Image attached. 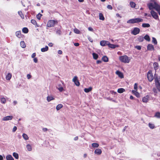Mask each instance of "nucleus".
<instances>
[{
	"label": "nucleus",
	"mask_w": 160,
	"mask_h": 160,
	"mask_svg": "<svg viewBox=\"0 0 160 160\" xmlns=\"http://www.w3.org/2000/svg\"><path fill=\"white\" fill-rule=\"evenodd\" d=\"M148 6L149 9L151 11L153 9H155L158 12L160 16V6L156 2H155L154 3H150L148 4Z\"/></svg>",
	"instance_id": "nucleus-1"
},
{
	"label": "nucleus",
	"mask_w": 160,
	"mask_h": 160,
	"mask_svg": "<svg viewBox=\"0 0 160 160\" xmlns=\"http://www.w3.org/2000/svg\"><path fill=\"white\" fill-rule=\"evenodd\" d=\"M119 59L121 62L124 63H129L130 60V59L127 55L120 56Z\"/></svg>",
	"instance_id": "nucleus-2"
},
{
	"label": "nucleus",
	"mask_w": 160,
	"mask_h": 160,
	"mask_svg": "<svg viewBox=\"0 0 160 160\" xmlns=\"http://www.w3.org/2000/svg\"><path fill=\"white\" fill-rule=\"evenodd\" d=\"M143 21V20L142 18H136L129 19L127 21L128 23L133 24L136 23H138Z\"/></svg>",
	"instance_id": "nucleus-3"
},
{
	"label": "nucleus",
	"mask_w": 160,
	"mask_h": 160,
	"mask_svg": "<svg viewBox=\"0 0 160 160\" xmlns=\"http://www.w3.org/2000/svg\"><path fill=\"white\" fill-rule=\"evenodd\" d=\"M58 22L56 20H49L47 24V26L48 27H54L55 23H57Z\"/></svg>",
	"instance_id": "nucleus-4"
},
{
	"label": "nucleus",
	"mask_w": 160,
	"mask_h": 160,
	"mask_svg": "<svg viewBox=\"0 0 160 160\" xmlns=\"http://www.w3.org/2000/svg\"><path fill=\"white\" fill-rule=\"evenodd\" d=\"M147 77L148 80L150 82H151L153 79V77L152 71H149L147 73Z\"/></svg>",
	"instance_id": "nucleus-5"
},
{
	"label": "nucleus",
	"mask_w": 160,
	"mask_h": 160,
	"mask_svg": "<svg viewBox=\"0 0 160 160\" xmlns=\"http://www.w3.org/2000/svg\"><path fill=\"white\" fill-rule=\"evenodd\" d=\"M140 32V29L138 28H135L131 32V33L134 35H136L139 33Z\"/></svg>",
	"instance_id": "nucleus-6"
},
{
	"label": "nucleus",
	"mask_w": 160,
	"mask_h": 160,
	"mask_svg": "<svg viewBox=\"0 0 160 160\" xmlns=\"http://www.w3.org/2000/svg\"><path fill=\"white\" fill-rule=\"evenodd\" d=\"M72 81L74 82L75 85L77 86L80 85V82L78 80V77L76 76L74 77L72 79Z\"/></svg>",
	"instance_id": "nucleus-7"
},
{
	"label": "nucleus",
	"mask_w": 160,
	"mask_h": 160,
	"mask_svg": "<svg viewBox=\"0 0 160 160\" xmlns=\"http://www.w3.org/2000/svg\"><path fill=\"white\" fill-rule=\"evenodd\" d=\"M150 12L153 18L155 19H158V16L156 12L153 10H151Z\"/></svg>",
	"instance_id": "nucleus-8"
},
{
	"label": "nucleus",
	"mask_w": 160,
	"mask_h": 160,
	"mask_svg": "<svg viewBox=\"0 0 160 160\" xmlns=\"http://www.w3.org/2000/svg\"><path fill=\"white\" fill-rule=\"evenodd\" d=\"M109 42L108 41L102 40L100 41V44L102 46H104L106 45H108Z\"/></svg>",
	"instance_id": "nucleus-9"
},
{
	"label": "nucleus",
	"mask_w": 160,
	"mask_h": 160,
	"mask_svg": "<svg viewBox=\"0 0 160 160\" xmlns=\"http://www.w3.org/2000/svg\"><path fill=\"white\" fill-rule=\"evenodd\" d=\"M147 48V50L149 51H153L154 50L153 46L151 44H149L148 45Z\"/></svg>",
	"instance_id": "nucleus-10"
},
{
	"label": "nucleus",
	"mask_w": 160,
	"mask_h": 160,
	"mask_svg": "<svg viewBox=\"0 0 160 160\" xmlns=\"http://www.w3.org/2000/svg\"><path fill=\"white\" fill-rule=\"evenodd\" d=\"M13 117L12 116H8L4 117L2 118L3 121H8L11 120L12 119Z\"/></svg>",
	"instance_id": "nucleus-11"
},
{
	"label": "nucleus",
	"mask_w": 160,
	"mask_h": 160,
	"mask_svg": "<svg viewBox=\"0 0 160 160\" xmlns=\"http://www.w3.org/2000/svg\"><path fill=\"white\" fill-rule=\"evenodd\" d=\"M116 74L118 75L119 77H120L121 78H124L123 73L122 72L119 71H117L116 72Z\"/></svg>",
	"instance_id": "nucleus-12"
},
{
	"label": "nucleus",
	"mask_w": 160,
	"mask_h": 160,
	"mask_svg": "<svg viewBox=\"0 0 160 160\" xmlns=\"http://www.w3.org/2000/svg\"><path fill=\"white\" fill-rule=\"evenodd\" d=\"M149 98V96L148 95H147L146 96L143 98L142 99V101L143 102L147 103L148 102Z\"/></svg>",
	"instance_id": "nucleus-13"
},
{
	"label": "nucleus",
	"mask_w": 160,
	"mask_h": 160,
	"mask_svg": "<svg viewBox=\"0 0 160 160\" xmlns=\"http://www.w3.org/2000/svg\"><path fill=\"white\" fill-rule=\"evenodd\" d=\"M109 43L108 44V47L112 48H115L118 47V45H114L113 44H111L110 42H109Z\"/></svg>",
	"instance_id": "nucleus-14"
},
{
	"label": "nucleus",
	"mask_w": 160,
	"mask_h": 160,
	"mask_svg": "<svg viewBox=\"0 0 160 160\" xmlns=\"http://www.w3.org/2000/svg\"><path fill=\"white\" fill-rule=\"evenodd\" d=\"M102 151L100 149H97L94 151V153L98 155H100L102 153Z\"/></svg>",
	"instance_id": "nucleus-15"
},
{
	"label": "nucleus",
	"mask_w": 160,
	"mask_h": 160,
	"mask_svg": "<svg viewBox=\"0 0 160 160\" xmlns=\"http://www.w3.org/2000/svg\"><path fill=\"white\" fill-rule=\"evenodd\" d=\"M16 35L18 38H20L22 37L21 31H17L16 32Z\"/></svg>",
	"instance_id": "nucleus-16"
},
{
	"label": "nucleus",
	"mask_w": 160,
	"mask_h": 160,
	"mask_svg": "<svg viewBox=\"0 0 160 160\" xmlns=\"http://www.w3.org/2000/svg\"><path fill=\"white\" fill-rule=\"evenodd\" d=\"M137 91L133 90L132 92L137 98H139L140 97V94Z\"/></svg>",
	"instance_id": "nucleus-17"
},
{
	"label": "nucleus",
	"mask_w": 160,
	"mask_h": 160,
	"mask_svg": "<svg viewBox=\"0 0 160 160\" xmlns=\"http://www.w3.org/2000/svg\"><path fill=\"white\" fill-rule=\"evenodd\" d=\"M92 89V87H90L88 88H85L84 91L86 93H88L91 91Z\"/></svg>",
	"instance_id": "nucleus-18"
},
{
	"label": "nucleus",
	"mask_w": 160,
	"mask_h": 160,
	"mask_svg": "<svg viewBox=\"0 0 160 160\" xmlns=\"http://www.w3.org/2000/svg\"><path fill=\"white\" fill-rule=\"evenodd\" d=\"M153 67L155 70H157L158 68V64L157 62H154L153 63Z\"/></svg>",
	"instance_id": "nucleus-19"
},
{
	"label": "nucleus",
	"mask_w": 160,
	"mask_h": 160,
	"mask_svg": "<svg viewBox=\"0 0 160 160\" xmlns=\"http://www.w3.org/2000/svg\"><path fill=\"white\" fill-rule=\"evenodd\" d=\"M12 76V74L8 73L6 76V79L8 80H9L11 78Z\"/></svg>",
	"instance_id": "nucleus-20"
},
{
	"label": "nucleus",
	"mask_w": 160,
	"mask_h": 160,
	"mask_svg": "<svg viewBox=\"0 0 160 160\" xmlns=\"http://www.w3.org/2000/svg\"><path fill=\"white\" fill-rule=\"evenodd\" d=\"M102 60L105 62H107L108 61V58L106 56L102 57Z\"/></svg>",
	"instance_id": "nucleus-21"
},
{
	"label": "nucleus",
	"mask_w": 160,
	"mask_h": 160,
	"mask_svg": "<svg viewBox=\"0 0 160 160\" xmlns=\"http://www.w3.org/2000/svg\"><path fill=\"white\" fill-rule=\"evenodd\" d=\"M7 160H14V158L10 155H8L6 156Z\"/></svg>",
	"instance_id": "nucleus-22"
},
{
	"label": "nucleus",
	"mask_w": 160,
	"mask_h": 160,
	"mask_svg": "<svg viewBox=\"0 0 160 160\" xmlns=\"http://www.w3.org/2000/svg\"><path fill=\"white\" fill-rule=\"evenodd\" d=\"M125 91V89L122 88H121L118 89L117 91L118 92L120 93H122V92H124Z\"/></svg>",
	"instance_id": "nucleus-23"
},
{
	"label": "nucleus",
	"mask_w": 160,
	"mask_h": 160,
	"mask_svg": "<svg viewBox=\"0 0 160 160\" xmlns=\"http://www.w3.org/2000/svg\"><path fill=\"white\" fill-rule=\"evenodd\" d=\"M31 22L32 24H33V25H35L36 26V27H38L39 26H38V24L37 23V22H36V21L35 20H34V19H32L31 20Z\"/></svg>",
	"instance_id": "nucleus-24"
},
{
	"label": "nucleus",
	"mask_w": 160,
	"mask_h": 160,
	"mask_svg": "<svg viewBox=\"0 0 160 160\" xmlns=\"http://www.w3.org/2000/svg\"><path fill=\"white\" fill-rule=\"evenodd\" d=\"M92 55L94 59L96 60L98 59V55L97 54L93 52L92 53Z\"/></svg>",
	"instance_id": "nucleus-25"
},
{
	"label": "nucleus",
	"mask_w": 160,
	"mask_h": 160,
	"mask_svg": "<svg viewBox=\"0 0 160 160\" xmlns=\"http://www.w3.org/2000/svg\"><path fill=\"white\" fill-rule=\"evenodd\" d=\"M22 32L24 33H27L28 32V29L27 28H24L22 29Z\"/></svg>",
	"instance_id": "nucleus-26"
},
{
	"label": "nucleus",
	"mask_w": 160,
	"mask_h": 160,
	"mask_svg": "<svg viewBox=\"0 0 160 160\" xmlns=\"http://www.w3.org/2000/svg\"><path fill=\"white\" fill-rule=\"evenodd\" d=\"M99 18L100 20H104L105 19V18L103 16V14L101 13H99Z\"/></svg>",
	"instance_id": "nucleus-27"
},
{
	"label": "nucleus",
	"mask_w": 160,
	"mask_h": 160,
	"mask_svg": "<svg viewBox=\"0 0 160 160\" xmlns=\"http://www.w3.org/2000/svg\"><path fill=\"white\" fill-rule=\"evenodd\" d=\"M142 26L143 28H148L150 27V25L149 23H143L142 24Z\"/></svg>",
	"instance_id": "nucleus-28"
},
{
	"label": "nucleus",
	"mask_w": 160,
	"mask_h": 160,
	"mask_svg": "<svg viewBox=\"0 0 160 160\" xmlns=\"http://www.w3.org/2000/svg\"><path fill=\"white\" fill-rule=\"evenodd\" d=\"M143 38L144 39L148 42H149L150 40L149 36L147 34L145 35Z\"/></svg>",
	"instance_id": "nucleus-29"
},
{
	"label": "nucleus",
	"mask_w": 160,
	"mask_h": 160,
	"mask_svg": "<svg viewBox=\"0 0 160 160\" xmlns=\"http://www.w3.org/2000/svg\"><path fill=\"white\" fill-rule=\"evenodd\" d=\"M48 49V46H46L44 48H42L41 49V51L42 52H45L47 51Z\"/></svg>",
	"instance_id": "nucleus-30"
},
{
	"label": "nucleus",
	"mask_w": 160,
	"mask_h": 160,
	"mask_svg": "<svg viewBox=\"0 0 160 160\" xmlns=\"http://www.w3.org/2000/svg\"><path fill=\"white\" fill-rule=\"evenodd\" d=\"M63 107V105L62 104H58L56 107L57 110H59Z\"/></svg>",
	"instance_id": "nucleus-31"
},
{
	"label": "nucleus",
	"mask_w": 160,
	"mask_h": 160,
	"mask_svg": "<svg viewBox=\"0 0 160 160\" xmlns=\"http://www.w3.org/2000/svg\"><path fill=\"white\" fill-rule=\"evenodd\" d=\"M20 45L21 47L23 48H25L26 47L25 43L23 41H22L21 42Z\"/></svg>",
	"instance_id": "nucleus-32"
},
{
	"label": "nucleus",
	"mask_w": 160,
	"mask_h": 160,
	"mask_svg": "<svg viewBox=\"0 0 160 160\" xmlns=\"http://www.w3.org/2000/svg\"><path fill=\"white\" fill-rule=\"evenodd\" d=\"M148 126L149 127L152 129H154L155 128V126L153 124L151 123H148Z\"/></svg>",
	"instance_id": "nucleus-33"
},
{
	"label": "nucleus",
	"mask_w": 160,
	"mask_h": 160,
	"mask_svg": "<svg viewBox=\"0 0 160 160\" xmlns=\"http://www.w3.org/2000/svg\"><path fill=\"white\" fill-rule=\"evenodd\" d=\"M26 148L27 150L29 151H30L32 150V148L30 145L29 144H27L26 146Z\"/></svg>",
	"instance_id": "nucleus-34"
},
{
	"label": "nucleus",
	"mask_w": 160,
	"mask_h": 160,
	"mask_svg": "<svg viewBox=\"0 0 160 160\" xmlns=\"http://www.w3.org/2000/svg\"><path fill=\"white\" fill-rule=\"evenodd\" d=\"M54 99V98L52 96H48L47 97V100L48 102H50Z\"/></svg>",
	"instance_id": "nucleus-35"
},
{
	"label": "nucleus",
	"mask_w": 160,
	"mask_h": 160,
	"mask_svg": "<svg viewBox=\"0 0 160 160\" xmlns=\"http://www.w3.org/2000/svg\"><path fill=\"white\" fill-rule=\"evenodd\" d=\"M13 157L16 159H18L19 158V156L18 154L15 152L13 153Z\"/></svg>",
	"instance_id": "nucleus-36"
},
{
	"label": "nucleus",
	"mask_w": 160,
	"mask_h": 160,
	"mask_svg": "<svg viewBox=\"0 0 160 160\" xmlns=\"http://www.w3.org/2000/svg\"><path fill=\"white\" fill-rule=\"evenodd\" d=\"M154 117L158 118H160V112H156L154 115Z\"/></svg>",
	"instance_id": "nucleus-37"
},
{
	"label": "nucleus",
	"mask_w": 160,
	"mask_h": 160,
	"mask_svg": "<svg viewBox=\"0 0 160 160\" xmlns=\"http://www.w3.org/2000/svg\"><path fill=\"white\" fill-rule=\"evenodd\" d=\"M138 39L139 42H142L144 40V38L142 36H140L138 38Z\"/></svg>",
	"instance_id": "nucleus-38"
},
{
	"label": "nucleus",
	"mask_w": 160,
	"mask_h": 160,
	"mask_svg": "<svg viewBox=\"0 0 160 160\" xmlns=\"http://www.w3.org/2000/svg\"><path fill=\"white\" fill-rule=\"evenodd\" d=\"M130 5L131 7L132 8H135L136 5L135 3L132 2H130Z\"/></svg>",
	"instance_id": "nucleus-39"
},
{
	"label": "nucleus",
	"mask_w": 160,
	"mask_h": 160,
	"mask_svg": "<svg viewBox=\"0 0 160 160\" xmlns=\"http://www.w3.org/2000/svg\"><path fill=\"white\" fill-rule=\"evenodd\" d=\"M18 13L21 18L22 19H24V16L22 12L21 11H19L18 12Z\"/></svg>",
	"instance_id": "nucleus-40"
},
{
	"label": "nucleus",
	"mask_w": 160,
	"mask_h": 160,
	"mask_svg": "<svg viewBox=\"0 0 160 160\" xmlns=\"http://www.w3.org/2000/svg\"><path fill=\"white\" fill-rule=\"evenodd\" d=\"M23 138L25 139V140H27L28 139V136L25 133H23L22 135Z\"/></svg>",
	"instance_id": "nucleus-41"
},
{
	"label": "nucleus",
	"mask_w": 160,
	"mask_h": 160,
	"mask_svg": "<svg viewBox=\"0 0 160 160\" xmlns=\"http://www.w3.org/2000/svg\"><path fill=\"white\" fill-rule=\"evenodd\" d=\"M92 146L93 148H98L99 146V144L96 143H92Z\"/></svg>",
	"instance_id": "nucleus-42"
},
{
	"label": "nucleus",
	"mask_w": 160,
	"mask_h": 160,
	"mask_svg": "<svg viewBox=\"0 0 160 160\" xmlns=\"http://www.w3.org/2000/svg\"><path fill=\"white\" fill-rule=\"evenodd\" d=\"M152 42L155 45L157 44V42L156 39L154 37L152 38Z\"/></svg>",
	"instance_id": "nucleus-43"
},
{
	"label": "nucleus",
	"mask_w": 160,
	"mask_h": 160,
	"mask_svg": "<svg viewBox=\"0 0 160 160\" xmlns=\"http://www.w3.org/2000/svg\"><path fill=\"white\" fill-rule=\"evenodd\" d=\"M74 32L75 33L77 34H80V31L76 28L74 29Z\"/></svg>",
	"instance_id": "nucleus-44"
},
{
	"label": "nucleus",
	"mask_w": 160,
	"mask_h": 160,
	"mask_svg": "<svg viewBox=\"0 0 160 160\" xmlns=\"http://www.w3.org/2000/svg\"><path fill=\"white\" fill-rule=\"evenodd\" d=\"M155 84L160 83L159 82V79L158 78L156 77L155 78Z\"/></svg>",
	"instance_id": "nucleus-45"
},
{
	"label": "nucleus",
	"mask_w": 160,
	"mask_h": 160,
	"mask_svg": "<svg viewBox=\"0 0 160 160\" xmlns=\"http://www.w3.org/2000/svg\"><path fill=\"white\" fill-rule=\"evenodd\" d=\"M1 102L2 103L4 104L6 102V101L5 98H2L1 99Z\"/></svg>",
	"instance_id": "nucleus-46"
},
{
	"label": "nucleus",
	"mask_w": 160,
	"mask_h": 160,
	"mask_svg": "<svg viewBox=\"0 0 160 160\" xmlns=\"http://www.w3.org/2000/svg\"><path fill=\"white\" fill-rule=\"evenodd\" d=\"M156 87L157 88V89L160 91V83L155 84Z\"/></svg>",
	"instance_id": "nucleus-47"
},
{
	"label": "nucleus",
	"mask_w": 160,
	"mask_h": 160,
	"mask_svg": "<svg viewBox=\"0 0 160 160\" xmlns=\"http://www.w3.org/2000/svg\"><path fill=\"white\" fill-rule=\"evenodd\" d=\"M134 88L135 90V91H137L138 84L137 83H135L134 85Z\"/></svg>",
	"instance_id": "nucleus-48"
},
{
	"label": "nucleus",
	"mask_w": 160,
	"mask_h": 160,
	"mask_svg": "<svg viewBox=\"0 0 160 160\" xmlns=\"http://www.w3.org/2000/svg\"><path fill=\"white\" fill-rule=\"evenodd\" d=\"M88 39L91 42H93V40L91 37H88Z\"/></svg>",
	"instance_id": "nucleus-49"
},
{
	"label": "nucleus",
	"mask_w": 160,
	"mask_h": 160,
	"mask_svg": "<svg viewBox=\"0 0 160 160\" xmlns=\"http://www.w3.org/2000/svg\"><path fill=\"white\" fill-rule=\"evenodd\" d=\"M107 8L108 9L110 10H112V6L110 5H108L107 6Z\"/></svg>",
	"instance_id": "nucleus-50"
},
{
	"label": "nucleus",
	"mask_w": 160,
	"mask_h": 160,
	"mask_svg": "<svg viewBox=\"0 0 160 160\" xmlns=\"http://www.w3.org/2000/svg\"><path fill=\"white\" fill-rule=\"evenodd\" d=\"M136 48L138 50H140L141 49V47L139 46H136Z\"/></svg>",
	"instance_id": "nucleus-51"
},
{
	"label": "nucleus",
	"mask_w": 160,
	"mask_h": 160,
	"mask_svg": "<svg viewBox=\"0 0 160 160\" xmlns=\"http://www.w3.org/2000/svg\"><path fill=\"white\" fill-rule=\"evenodd\" d=\"M36 56V53H32V55L31 57L32 58H35V57Z\"/></svg>",
	"instance_id": "nucleus-52"
},
{
	"label": "nucleus",
	"mask_w": 160,
	"mask_h": 160,
	"mask_svg": "<svg viewBox=\"0 0 160 160\" xmlns=\"http://www.w3.org/2000/svg\"><path fill=\"white\" fill-rule=\"evenodd\" d=\"M31 75L30 74H28L27 76V77L28 79H29L31 78Z\"/></svg>",
	"instance_id": "nucleus-53"
},
{
	"label": "nucleus",
	"mask_w": 160,
	"mask_h": 160,
	"mask_svg": "<svg viewBox=\"0 0 160 160\" xmlns=\"http://www.w3.org/2000/svg\"><path fill=\"white\" fill-rule=\"evenodd\" d=\"M88 30L90 31H93V29L91 27H89L88 28Z\"/></svg>",
	"instance_id": "nucleus-54"
},
{
	"label": "nucleus",
	"mask_w": 160,
	"mask_h": 160,
	"mask_svg": "<svg viewBox=\"0 0 160 160\" xmlns=\"http://www.w3.org/2000/svg\"><path fill=\"white\" fill-rule=\"evenodd\" d=\"M38 60L37 58H34L33 59V61L36 63L38 62Z\"/></svg>",
	"instance_id": "nucleus-55"
},
{
	"label": "nucleus",
	"mask_w": 160,
	"mask_h": 160,
	"mask_svg": "<svg viewBox=\"0 0 160 160\" xmlns=\"http://www.w3.org/2000/svg\"><path fill=\"white\" fill-rule=\"evenodd\" d=\"M17 129V128L16 126H14L12 130V131L13 132H15Z\"/></svg>",
	"instance_id": "nucleus-56"
},
{
	"label": "nucleus",
	"mask_w": 160,
	"mask_h": 160,
	"mask_svg": "<svg viewBox=\"0 0 160 160\" xmlns=\"http://www.w3.org/2000/svg\"><path fill=\"white\" fill-rule=\"evenodd\" d=\"M58 89L60 92H62L63 90V88L62 87H60Z\"/></svg>",
	"instance_id": "nucleus-57"
},
{
	"label": "nucleus",
	"mask_w": 160,
	"mask_h": 160,
	"mask_svg": "<svg viewBox=\"0 0 160 160\" xmlns=\"http://www.w3.org/2000/svg\"><path fill=\"white\" fill-rule=\"evenodd\" d=\"M61 32L60 30H58L57 31V33L59 35H60L61 34Z\"/></svg>",
	"instance_id": "nucleus-58"
},
{
	"label": "nucleus",
	"mask_w": 160,
	"mask_h": 160,
	"mask_svg": "<svg viewBox=\"0 0 160 160\" xmlns=\"http://www.w3.org/2000/svg\"><path fill=\"white\" fill-rule=\"evenodd\" d=\"M42 130L44 132H46L47 131L48 129L46 128H42Z\"/></svg>",
	"instance_id": "nucleus-59"
},
{
	"label": "nucleus",
	"mask_w": 160,
	"mask_h": 160,
	"mask_svg": "<svg viewBox=\"0 0 160 160\" xmlns=\"http://www.w3.org/2000/svg\"><path fill=\"white\" fill-rule=\"evenodd\" d=\"M74 45L75 46L78 47V46H79V44L78 43V42L75 43H74Z\"/></svg>",
	"instance_id": "nucleus-60"
},
{
	"label": "nucleus",
	"mask_w": 160,
	"mask_h": 160,
	"mask_svg": "<svg viewBox=\"0 0 160 160\" xmlns=\"http://www.w3.org/2000/svg\"><path fill=\"white\" fill-rule=\"evenodd\" d=\"M102 62V61L100 60H98L97 61V63L98 64L101 63Z\"/></svg>",
	"instance_id": "nucleus-61"
},
{
	"label": "nucleus",
	"mask_w": 160,
	"mask_h": 160,
	"mask_svg": "<svg viewBox=\"0 0 160 160\" xmlns=\"http://www.w3.org/2000/svg\"><path fill=\"white\" fill-rule=\"evenodd\" d=\"M48 45L49 47H52L53 46V43L51 42H50L48 44Z\"/></svg>",
	"instance_id": "nucleus-62"
},
{
	"label": "nucleus",
	"mask_w": 160,
	"mask_h": 160,
	"mask_svg": "<svg viewBox=\"0 0 160 160\" xmlns=\"http://www.w3.org/2000/svg\"><path fill=\"white\" fill-rule=\"evenodd\" d=\"M58 53L59 54H61L62 53V51L61 50H59L58 51Z\"/></svg>",
	"instance_id": "nucleus-63"
},
{
	"label": "nucleus",
	"mask_w": 160,
	"mask_h": 160,
	"mask_svg": "<svg viewBox=\"0 0 160 160\" xmlns=\"http://www.w3.org/2000/svg\"><path fill=\"white\" fill-rule=\"evenodd\" d=\"M74 139L75 141L78 140V136L75 137L74 138Z\"/></svg>",
	"instance_id": "nucleus-64"
}]
</instances>
